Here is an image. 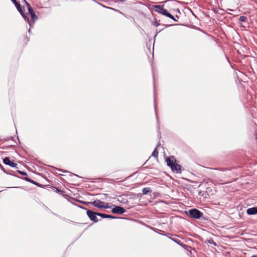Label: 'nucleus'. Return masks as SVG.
Returning a JSON list of instances; mask_svg holds the SVG:
<instances>
[{
  "label": "nucleus",
  "instance_id": "1",
  "mask_svg": "<svg viewBox=\"0 0 257 257\" xmlns=\"http://www.w3.org/2000/svg\"><path fill=\"white\" fill-rule=\"evenodd\" d=\"M154 10L164 16H165L171 19L174 20L175 22H177V20L174 18V17L168 11L164 8V5H154L152 6Z\"/></svg>",
  "mask_w": 257,
  "mask_h": 257
},
{
  "label": "nucleus",
  "instance_id": "2",
  "mask_svg": "<svg viewBox=\"0 0 257 257\" xmlns=\"http://www.w3.org/2000/svg\"><path fill=\"white\" fill-rule=\"evenodd\" d=\"M26 4V5L28 7V11H29V14L31 15V18H32V22L31 21H30L29 20V21H27L30 26V27H32V26L34 25V24L35 23V21L38 20V17H37V16L36 15L34 10L33 9V8L31 7V6L29 4V3H28L26 0H23Z\"/></svg>",
  "mask_w": 257,
  "mask_h": 257
},
{
  "label": "nucleus",
  "instance_id": "3",
  "mask_svg": "<svg viewBox=\"0 0 257 257\" xmlns=\"http://www.w3.org/2000/svg\"><path fill=\"white\" fill-rule=\"evenodd\" d=\"M11 1L15 5L17 9L18 10L19 12L21 14V15L23 17V18L25 19V20L29 21L28 14L27 13L25 14L24 13V10L21 8V5L19 3H18L16 1V0H11Z\"/></svg>",
  "mask_w": 257,
  "mask_h": 257
},
{
  "label": "nucleus",
  "instance_id": "4",
  "mask_svg": "<svg viewBox=\"0 0 257 257\" xmlns=\"http://www.w3.org/2000/svg\"><path fill=\"white\" fill-rule=\"evenodd\" d=\"M189 215L195 219H200L203 215V213L196 208L191 209L189 210Z\"/></svg>",
  "mask_w": 257,
  "mask_h": 257
},
{
  "label": "nucleus",
  "instance_id": "5",
  "mask_svg": "<svg viewBox=\"0 0 257 257\" xmlns=\"http://www.w3.org/2000/svg\"><path fill=\"white\" fill-rule=\"evenodd\" d=\"M97 213L94 211H92L90 210H87V215L90 218L91 221H93L94 222L96 223L98 221V220L96 217Z\"/></svg>",
  "mask_w": 257,
  "mask_h": 257
},
{
  "label": "nucleus",
  "instance_id": "6",
  "mask_svg": "<svg viewBox=\"0 0 257 257\" xmlns=\"http://www.w3.org/2000/svg\"><path fill=\"white\" fill-rule=\"evenodd\" d=\"M111 211L113 213L122 214L124 213L126 211V210L122 207L116 206H115L113 208H112Z\"/></svg>",
  "mask_w": 257,
  "mask_h": 257
},
{
  "label": "nucleus",
  "instance_id": "7",
  "mask_svg": "<svg viewBox=\"0 0 257 257\" xmlns=\"http://www.w3.org/2000/svg\"><path fill=\"white\" fill-rule=\"evenodd\" d=\"M3 163L7 165H9L13 168H17V164L16 163L12 162L9 159V157H6L3 159Z\"/></svg>",
  "mask_w": 257,
  "mask_h": 257
},
{
  "label": "nucleus",
  "instance_id": "8",
  "mask_svg": "<svg viewBox=\"0 0 257 257\" xmlns=\"http://www.w3.org/2000/svg\"><path fill=\"white\" fill-rule=\"evenodd\" d=\"M172 171L174 172H176L177 173H180L181 172V166L177 164L176 162L175 164L171 167Z\"/></svg>",
  "mask_w": 257,
  "mask_h": 257
},
{
  "label": "nucleus",
  "instance_id": "9",
  "mask_svg": "<svg viewBox=\"0 0 257 257\" xmlns=\"http://www.w3.org/2000/svg\"><path fill=\"white\" fill-rule=\"evenodd\" d=\"M166 161L167 162V165L170 168L172 167V166L176 162V159L173 157H172L171 158H167V159L166 160Z\"/></svg>",
  "mask_w": 257,
  "mask_h": 257
},
{
  "label": "nucleus",
  "instance_id": "10",
  "mask_svg": "<svg viewBox=\"0 0 257 257\" xmlns=\"http://www.w3.org/2000/svg\"><path fill=\"white\" fill-rule=\"evenodd\" d=\"M104 204V202L100 201V200H96L92 202V205L94 207L101 208V206L103 204Z\"/></svg>",
  "mask_w": 257,
  "mask_h": 257
},
{
  "label": "nucleus",
  "instance_id": "11",
  "mask_svg": "<svg viewBox=\"0 0 257 257\" xmlns=\"http://www.w3.org/2000/svg\"><path fill=\"white\" fill-rule=\"evenodd\" d=\"M246 213L248 215H254L257 214V206L249 208L246 210Z\"/></svg>",
  "mask_w": 257,
  "mask_h": 257
},
{
  "label": "nucleus",
  "instance_id": "12",
  "mask_svg": "<svg viewBox=\"0 0 257 257\" xmlns=\"http://www.w3.org/2000/svg\"><path fill=\"white\" fill-rule=\"evenodd\" d=\"M151 191L152 190L150 187H145L143 189L142 193L144 195H146Z\"/></svg>",
  "mask_w": 257,
  "mask_h": 257
},
{
  "label": "nucleus",
  "instance_id": "13",
  "mask_svg": "<svg viewBox=\"0 0 257 257\" xmlns=\"http://www.w3.org/2000/svg\"><path fill=\"white\" fill-rule=\"evenodd\" d=\"M158 154H159L158 151L157 149V148H156L154 150V151L152 154V156L155 157V158H156L157 159L158 158Z\"/></svg>",
  "mask_w": 257,
  "mask_h": 257
},
{
  "label": "nucleus",
  "instance_id": "14",
  "mask_svg": "<svg viewBox=\"0 0 257 257\" xmlns=\"http://www.w3.org/2000/svg\"><path fill=\"white\" fill-rule=\"evenodd\" d=\"M181 245H182V246H183V247L185 249H186V250H187L188 251H191V246H188V245H186V244H182Z\"/></svg>",
  "mask_w": 257,
  "mask_h": 257
},
{
  "label": "nucleus",
  "instance_id": "15",
  "mask_svg": "<svg viewBox=\"0 0 257 257\" xmlns=\"http://www.w3.org/2000/svg\"><path fill=\"white\" fill-rule=\"evenodd\" d=\"M239 21L242 22H246L247 21V18L245 16H241L239 17Z\"/></svg>",
  "mask_w": 257,
  "mask_h": 257
},
{
  "label": "nucleus",
  "instance_id": "16",
  "mask_svg": "<svg viewBox=\"0 0 257 257\" xmlns=\"http://www.w3.org/2000/svg\"><path fill=\"white\" fill-rule=\"evenodd\" d=\"M25 180H26V181H27L29 182L33 183L34 184H36V182H35V181L32 180L31 179H30L29 178L25 177Z\"/></svg>",
  "mask_w": 257,
  "mask_h": 257
},
{
  "label": "nucleus",
  "instance_id": "17",
  "mask_svg": "<svg viewBox=\"0 0 257 257\" xmlns=\"http://www.w3.org/2000/svg\"><path fill=\"white\" fill-rule=\"evenodd\" d=\"M110 208V206H109L108 205V204L105 203V202H104V204H103L101 207V208H105V209H107V208Z\"/></svg>",
  "mask_w": 257,
  "mask_h": 257
},
{
  "label": "nucleus",
  "instance_id": "18",
  "mask_svg": "<svg viewBox=\"0 0 257 257\" xmlns=\"http://www.w3.org/2000/svg\"><path fill=\"white\" fill-rule=\"evenodd\" d=\"M170 239H171L173 241H174L176 243H177L178 244H181V243H180V240H179L178 239L176 238H171V237H170Z\"/></svg>",
  "mask_w": 257,
  "mask_h": 257
},
{
  "label": "nucleus",
  "instance_id": "19",
  "mask_svg": "<svg viewBox=\"0 0 257 257\" xmlns=\"http://www.w3.org/2000/svg\"><path fill=\"white\" fill-rule=\"evenodd\" d=\"M208 242L210 244H213L215 246L216 245V242L215 241H214L212 239H210L208 240Z\"/></svg>",
  "mask_w": 257,
  "mask_h": 257
},
{
  "label": "nucleus",
  "instance_id": "20",
  "mask_svg": "<svg viewBox=\"0 0 257 257\" xmlns=\"http://www.w3.org/2000/svg\"><path fill=\"white\" fill-rule=\"evenodd\" d=\"M116 218V217L112 216L111 215H109V214L106 215V218L113 219V218Z\"/></svg>",
  "mask_w": 257,
  "mask_h": 257
},
{
  "label": "nucleus",
  "instance_id": "21",
  "mask_svg": "<svg viewBox=\"0 0 257 257\" xmlns=\"http://www.w3.org/2000/svg\"><path fill=\"white\" fill-rule=\"evenodd\" d=\"M18 172L19 173H20V174H22L23 175H27V173L25 172H23L21 171H18Z\"/></svg>",
  "mask_w": 257,
  "mask_h": 257
},
{
  "label": "nucleus",
  "instance_id": "22",
  "mask_svg": "<svg viewBox=\"0 0 257 257\" xmlns=\"http://www.w3.org/2000/svg\"><path fill=\"white\" fill-rule=\"evenodd\" d=\"M82 203L86 205H92V202H82Z\"/></svg>",
  "mask_w": 257,
  "mask_h": 257
},
{
  "label": "nucleus",
  "instance_id": "23",
  "mask_svg": "<svg viewBox=\"0 0 257 257\" xmlns=\"http://www.w3.org/2000/svg\"><path fill=\"white\" fill-rule=\"evenodd\" d=\"M117 201L122 203H124L125 201H126V199H122V200H120L118 198L117 199Z\"/></svg>",
  "mask_w": 257,
  "mask_h": 257
},
{
  "label": "nucleus",
  "instance_id": "24",
  "mask_svg": "<svg viewBox=\"0 0 257 257\" xmlns=\"http://www.w3.org/2000/svg\"><path fill=\"white\" fill-rule=\"evenodd\" d=\"M102 197L101 198V199H104L105 198H106L107 196V194H102Z\"/></svg>",
  "mask_w": 257,
  "mask_h": 257
},
{
  "label": "nucleus",
  "instance_id": "25",
  "mask_svg": "<svg viewBox=\"0 0 257 257\" xmlns=\"http://www.w3.org/2000/svg\"><path fill=\"white\" fill-rule=\"evenodd\" d=\"M106 215H107V214H104V213H103V214H102V218H106Z\"/></svg>",
  "mask_w": 257,
  "mask_h": 257
},
{
  "label": "nucleus",
  "instance_id": "26",
  "mask_svg": "<svg viewBox=\"0 0 257 257\" xmlns=\"http://www.w3.org/2000/svg\"><path fill=\"white\" fill-rule=\"evenodd\" d=\"M97 216H100L101 217H102V214L103 213H97Z\"/></svg>",
  "mask_w": 257,
  "mask_h": 257
},
{
  "label": "nucleus",
  "instance_id": "27",
  "mask_svg": "<svg viewBox=\"0 0 257 257\" xmlns=\"http://www.w3.org/2000/svg\"><path fill=\"white\" fill-rule=\"evenodd\" d=\"M173 0H167L165 2H162V3H167V2H172Z\"/></svg>",
  "mask_w": 257,
  "mask_h": 257
},
{
  "label": "nucleus",
  "instance_id": "28",
  "mask_svg": "<svg viewBox=\"0 0 257 257\" xmlns=\"http://www.w3.org/2000/svg\"><path fill=\"white\" fill-rule=\"evenodd\" d=\"M59 170L60 171H61V172H68V171H65V170H62V169H59Z\"/></svg>",
  "mask_w": 257,
  "mask_h": 257
},
{
  "label": "nucleus",
  "instance_id": "29",
  "mask_svg": "<svg viewBox=\"0 0 257 257\" xmlns=\"http://www.w3.org/2000/svg\"><path fill=\"white\" fill-rule=\"evenodd\" d=\"M109 8V9H112V10H114L115 11H118V12H119V11L117 10H115V9H112V8Z\"/></svg>",
  "mask_w": 257,
  "mask_h": 257
},
{
  "label": "nucleus",
  "instance_id": "30",
  "mask_svg": "<svg viewBox=\"0 0 257 257\" xmlns=\"http://www.w3.org/2000/svg\"><path fill=\"white\" fill-rule=\"evenodd\" d=\"M156 26H158L159 25V24L157 22H155V24Z\"/></svg>",
  "mask_w": 257,
  "mask_h": 257
},
{
  "label": "nucleus",
  "instance_id": "31",
  "mask_svg": "<svg viewBox=\"0 0 257 257\" xmlns=\"http://www.w3.org/2000/svg\"><path fill=\"white\" fill-rule=\"evenodd\" d=\"M228 11H229V12H231V11H233L234 10H232V9H228Z\"/></svg>",
  "mask_w": 257,
  "mask_h": 257
},
{
  "label": "nucleus",
  "instance_id": "32",
  "mask_svg": "<svg viewBox=\"0 0 257 257\" xmlns=\"http://www.w3.org/2000/svg\"><path fill=\"white\" fill-rule=\"evenodd\" d=\"M71 174H72V175H74V176H77V177H78V176L77 175H76V174H73V173H71Z\"/></svg>",
  "mask_w": 257,
  "mask_h": 257
},
{
  "label": "nucleus",
  "instance_id": "33",
  "mask_svg": "<svg viewBox=\"0 0 257 257\" xmlns=\"http://www.w3.org/2000/svg\"><path fill=\"white\" fill-rule=\"evenodd\" d=\"M36 185H37L38 186H40L39 183H38L37 182H36Z\"/></svg>",
  "mask_w": 257,
  "mask_h": 257
},
{
  "label": "nucleus",
  "instance_id": "34",
  "mask_svg": "<svg viewBox=\"0 0 257 257\" xmlns=\"http://www.w3.org/2000/svg\"><path fill=\"white\" fill-rule=\"evenodd\" d=\"M251 257H257V255H253Z\"/></svg>",
  "mask_w": 257,
  "mask_h": 257
},
{
  "label": "nucleus",
  "instance_id": "35",
  "mask_svg": "<svg viewBox=\"0 0 257 257\" xmlns=\"http://www.w3.org/2000/svg\"><path fill=\"white\" fill-rule=\"evenodd\" d=\"M57 192H60L61 191H60V190H59V189H57Z\"/></svg>",
  "mask_w": 257,
  "mask_h": 257
},
{
  "label": "nucleus",
  "instance_id": "36",
  "mask_svg": "<svg viewBox=\"0 0 257 257\" xmlns=\"http://www.w3.org/2000/svg\"><path fill=\"white\" fill-rule=\"evenodd\" d=\"M29 31V33H30V32H31V28H30V29H29V31Z\"/></svg>",
  "mask_w": 257,
  "mask_h": 257
},
{
  "label": "nucleus",
  "instance_id": "37",
  "mask_svg": "<svg viewBox=\"0 0 257 257\" xmlns=\"http://www.w3.org/2000/svg\"><path fill=\"white\" fill-rule=\"evenodd\" d=\"M256 139H257V134L256 135Z\"/></svg>",
  "mask_w": 257,
  "mask_h": 257
}]
</instances>
